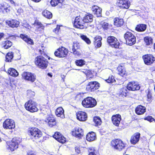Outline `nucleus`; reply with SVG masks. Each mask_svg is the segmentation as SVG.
Returning a JSON list of instances; mask_svg holds the SVG:
<instances>
[{"label": "nucleus", "instance_id": "obj_1", "mask_svg": "<svg viewBox=\"0 0 155 155\" xmlns=\"http://www.w3.org/2000/svg\"><path fill=\"white\" fill-rule=\"evenodd\" d=\"M35 63L36 65L41 69L46 68L47 67L48 61L45 58L42 56H38L35 60Z\"/></svg>", "mask_w": 155, "mask_h": 155}, {"label": "nucleus", "instance_id": "obj_2", "mask_svg": "<svg viewBox=\"0 0 155 155\" xmlns=\"http://www.w3.org/2000/svg\"><path fill=\"white\" fill-rule=\"evenodd\" d=\"M74 25L75 27L80 29L87 28L89 27H93L92 25H88L87 26L86 25L84 22L83 19H82L80 16H77L75 18L74 22Z\"/></svg>", "mask_w": 155, "mask_h": 155}, {"label": "nucleus", "instance_id": "obj_3", "mask_svg": "<svg viewBox=\"0 0 155 155\" xmlns=\"http://www.w3.org/2000/svg\"><path fill=\"white\" fill-rule=\"evenodd\" d=\"M111 145L114 149L119 151L125 150L127 147L126 143L118 139L112 141Z\"/></svg>", "mask_w": 155, "mask_h": 155}, {"label": "nucleus", "instance_id": "obj_4", "mask_svg": "<svg viewBox=\"0 0 155 155\" xmlns=\"http://www.w3.org/2000/svg\"><path fill=\"white\" fill-rule=\"evenodd\" d=\"M82 104L84 107L92 108L96 105L97 102L94 99L91 97H88L83 100Z\"/></svg>", "mask_w": 155, "mask_h": 155}, {"label": "nucleus", "instance_id": "obj_5", "mask_svg": "<svg viewBox=\"0 0 155 155\" xmlns=\"http://www.w3.org/2000/svg\"><path fill=\"white\" fill-rule=\"evenodd\" d=\"M25 106L26 109L31 112H37L38 110L37 103L31 100L26 102Z\"/></svg>", "mask_w": 155, "mask_h": 155}, {"label": "nucleus", "instance_id": "obj_6", "mask_svg": "<svg viewBox=\"0 0 155 155\" xmlns=\"http://www.w3.org/2000/svg\"><path fill=\"white\" fill-rule=\"evenodd\" d=\"M124 38L126 40L127 44L131 46L136 43V37L130 32H127L124 35Z\"/></svg>", "mask_w": 155, "mask_h": 155}, {"label": "nucleus", "instance_id": "obj_7", "mask_svg": "<svg viewBox=\"0 0 155 155\" xmlns=\"http://www.w3.org/2000/svg\"><path fill=\"white\" fill-rule=\"evenodd\" d=\"M28 133L32 138L35 139H38L42 135L41 131L36 127L29 128Z\"/></svg>", "mask_w": 155, "mask_h": 155}, {"label": "nucleus", "instance_id": "obj_8", "mask_svg": "<svg viewBox=\"0 0 155 155\" xmlns=\"http://www.w3.org/2000/svg\"><path fill=\"white\" fill-rule=\"evenodd\" d=\"M107 42L113 48H118L119 47L120 43L117 38L114 37H108L107 38Z\"/></svg>", "mask_w": 155, "mask_h": 155}, {"label": "nucleus", "instance_id": "obj_9", "mask_svg": "<svg viewBox=\"0 0 155 155\" xmlns=\"http://www.w3.org/2000/svg\"><path fill=\"white\" fill-rule=\"evenodd\" d=\"M68 52V50L66 48L62 47L58 49L55 52L54 54L56 56L62 58L65 57L67 55Z\"/></svg>", "mask_w": 155, "mask_h": 155}, {"label": "nucleus", "instance_id": "obj_10", "mask_svg": "<svg viewBox=\"0 0 155 155\" xmlns=\"http://www.w3.org/2000/svg\"><path fill=\"white\" fill-rule=\"evenodd\" d=\"M3 127L4 128L6 129H12L15 127V122L12 119H7L3 123Z\"/></svg>", "mask_w": 155, "mask_h": 155}, {"label": "nucleus", "instance_id": "obj_11", "mask_svg": "<svg viewBox=\"0 0 155 155\" xmlns=\"http://www.w3.org/2000/svg\"><path fill=\"white\" fill-rule=\"evenodd\" d=\"M143 59L145 64L147 65H150L155 61V58L153 55L147 54L143 55Z\"/></svg>", "mask_w": 155, "mask_h": 155}, {"label": "nucleus", "instance_id": "obj_12", "mask_svg": "<svg viewBox=\"0 0 155 155\" xmlns=\"http://www.w3.org/2000/svg\"><path fill=\"white\" fill-rule=\"evenodd\" d=\"M99 84L97 81H92L87 85L86 89L88 91H94L99 87Z\"/></svg>", "mask_w": 155, "mask_h": 155}, {"label": "nucleus", "instance_id": "obj_13", "mask_svg": "<svg viewBox=\"0 0 155 155\" xmlns=\"http://www.w3.org/2000/svg\"><path fill=\"white\" fill-rule=\"evenodd\" d=\"M22 78L26 80L33 82L35 80V77L34 74L30 72H25L22 74Z\"/></svg>", "mask_w": 155, "mask_h": 155}, {"label": "nucleus", "instance_id": "obj_14", "mask_svg": "<svg viewBox=\"0 0 155 155\" xmlns=\"http://www.w3.org/2000/svg\"><path fill=\"white\" fill-rule=\"evenodd\" d=\"M7 148L8 150L12 151L18 147V143L16 141H15L13 140L12 141L7 143Z\"/></svg>", "mask_w": 155, "mask_h": 155}, {"label": "nucleus", "instance_id": "obj_15", "mask_svg": "<svg viewBox=\"0 0 155 155\" xmlns=\"http://www.w3.org/2000/svg\"><path fill=\"white\" fill-rule=\"evenodd\" d=\"M127 88L128 90L134 91L139 90L140 86L137 82L131 81L127 84Z\"/></svg>", "mask_w": 155, "mask_h": 155}, {"label": "nucleus", "instance_id": "obj_16", "mask_svg": "<svg viewBox=\"0 0 155 155\" xmlns=\"http://www.w3.org/2000/svg\"><path fill=\"white\" fill-rule=\"evenodd\" d=\"M44 121L48 123L49 126L51 127L54 126L56 124V120L51 115H48L44 120Z\"/></svg>", "mask_w": 155, "mask_h": 155}, {"label": "nucleus", "instance_id": "obj_17", "mask_svg": "<svg viewBox=\"0 0 155 155\" xmlns=\"http://www.w3.org/2000/svg\"><path fill=\"white\" fill-rule=\"evenodd\" d=\"M53 137L59 142L62 143H65L66 138L59 132H56L53 136Z\"/></svg>", "mask_w": 155, "mask_h": 155}, {"label": "nucleus", "instance_id": "obj_18", "mask_svg": "<svg viewBox=\"0 0 155 155\" xmlns=\"http://www.w3.org/2000/svg\"><path fill=\"white\" fill-rule=\"evenodd\" d=\"M72 135L76 137L80 138L83 135V131L82 129L76 128L72 132Z\"/></svg>", "mask_w": 155, "mask_h": 155}, {"label": "nucleus", "instance_id": "obj_19", "mask_svg": "<svg viewBox=\"0 0 155 155\" xmlns=\"http://www.w3.org/2000/svg\"><path fill=\"white\" fill-rule=\"evenodd\" d=\"M77 119L81 121H85L87 118V115L86 113L82 111H79L77 113Z\"/></svg>", "mask_w": 155, "mask_h": 155}, {"label": "nucleus", "instance_id": "obj_20", "mask_svg": "<svg viewBox=\"0 0 155 155\" xmlns=\"http://www.w3.org/2000/svg\"><path fill=\"white\" fill-rule=\"evenodd\" d=\"M121 120V116L119 114L113 115L112 117V123L116 126H119Z\"/></svg>", "mask_w": 155, "mask_h": 155}, {"label": "nucleus", "instance_id": "obj_21", "mask_svg": "<svg viewBox=\"0 0 155 155\" xmlns=\"http://www.w3.org/2000/svg\"><path fill=\"white\" fill-rule=\"evenodd\" d=\"M118 5L122 8L128 9L130 5V2L127 0H120L118 2Z\"/></svg>", "mask_w": 155, "mask_h": 155}, {"label": "nucleus", "instance_id": "obj_22", "mask_svg": "<svg viewBox=\"0 0 155 155\" xmlns=\"http://www.w3.org/2000/svg\"><path fill=\"white\" fill-rule=\"evenodd\" d=\"M91 10L93 13L97 17H100L101 16L102 9L98 6L94 5L92 6Z\"/></svg>", "mask_w": 155, "mask_h": 155}, {"label": "nucleus", "instance_id": "obj_23", "mask_svg": "<svg viewBox=\"0 0 155 155\" xmlns=\"http://www.w3.org/2000/svg\"><path fill=\"white\" fill-rule=\"evenodd\" d=\"M140 134L139 133L134 134L131 137L130 141L131 143L135 144L139 141Z\"/></svg>", "mask_w": 155, "mask_h": 155}, {"label": "nucleus", "instance_id": "obj_24", "mask_svg": "<svg viewBox=\"0 0 155 155\" xmlns=\"http://www.w3.org/2000/svg\"><path fill=\"white\" fill-rule=\"evenodd\" d=\"M6 23L9 26L12 28L17 27L19 24V22L16 20H7Z\"/></svg>", "mask_w": 155, "mask_h": 155}, {"label": "nucleus", "instance_id": "obj_25", "mask_svg": "<svg viewBox=\"0 0 155 155\" xmlns=\"http://www.w3.org/2000/svg\"><path fill=\"white\" fill-rule=\"evenodd\" d=\"M9 6L8 4L4 3L0 5V12L3 13L8 12L9 11Z\"/></svg>", "mask_w": 155, "mask_h": 155}, {"label": "nucleus", "instance_id": "obj_26", "mask_svg": "<svg viewBox=\"0 0 155 155\" xmlns=\"http://www.w3.org/2000/svg\"><path fill=\"white\" fill-rule=\"evenodd\" d=\"M102 37L100 36H96L94 38V44L96 48H100L102 45Z\"/></svg>", "mask_w": 155, "mask_h": 155}, {"label": "nucleus", "instance_id": "obj_27", "mask_svg": "<svg viewBox=\"0 0 155 155\" xmlns=\"http://www.w3.org/2000/svg\"><path fill=\"white\" fill-rule=\"evenodd\" d=\"M146 111V107L142 105L138 106L135 109L136 113L138 115L143 114Z\"/></svg>", "mask_w": 155, "mask_h": 155}, {"label": "nucleus", "instance_id": "obj_28", "mask_svg": "<svg viewBox=\"0 0 155 155\" xmlns=\"http://www.w3.org/2000/svg\"><path fill=\"white\" fill-rule=\"evenodd\" d=\"M55 114L58 117H60L62 118H64L65 117L64 114V110L61 107H58L56 110Z\"/></svg>", "mask_w": 155, "mask_h": 155}, {"label": "nucleus", "instance_id": "obj_29", "mask_svg": "<svg viewBox=\"0 0 155 155\" xmlns=\"http://www.w3.org/2000/svg\"><path fill=\"white\" fill-rule=\"evenodd\" d=\"M95 133L93 132H89L86 136V139L88 141H93L96 139Z\"/></svg>", "mask_w": 155, "mask_h": 155}, {"label": "nucleus", "instance_id": "obj_30", "mask_svg": "<svg viewBox=\"0 0 155 155\" xmlns=\"http://www.w3.org/2000/svg\"><path fill=\"white\" fill-rule=\"evenodd\" d=\"M114 25L117 27H120L124 23L123 19L120 18H116L114 19Z\"/></svg>", "mask_w": 155, "mask_h": 155}, {"label": "nucleus", "instance_id": "obj_31", "mask_svg": "<svg viewBox=\"0 0 155 155\" xmlns=\"http://www.w3.org/2000/svg\"><path fill=\"white\" fill-rule=\"evenodd\" d=\"M93 15L91 14H87L83 18L84 22L85 23H91L93 20Z\"/></svg>", "mask_w": 155, "mask_h": 155}, {"label": "nucleus", "instance_id": "obj_32", "mask_svg": "<svg viewBox=\"0 0 155 155\" xmlns=\"http://www.w3.org/2000/svg\"><path fill=\"white\" fill-rule=\"evenodd\" d=\"M20 37L25 42L30 45H33L34 44L33 40L29 38L27 35L25 34H21L20 35Z\"/></svg>", "mask_w": 155, "mask_h": 155}, {"label": "nucleus", "instance_id": "obj_33", "mask_svg": "<svg viewBox=\"0 0 155 155\" xmlns=\"http://www.w3.org/2000/svg\"><path fill=\"white\" fill-rule=\"evenodd\" d=\"M9 74L13 77H17L18 75V73L16 70L13 68H9L8 70Z\"/></svg>", "mask_w": 155, "mask_h": 155}, {"label": "nucleus", "instance_id": "obj_34", "mask_svg": "<svg viewBox=\"0 0 155 155\" xmlns=\"http://www.w3.org/2000/svg\"><path fill=\"white\" fill-rule=\"evenodd\" d=\"M147 25L145 24H141L138 25L136 28V30L139 31H144L146 29Z\"/></svg>", "mask_w": 155, "mask_h": 155}, {"label": "nucleus", "instance_id": "obj_35", "mask_svg": "<svg viewBox=\"0 0 155 155\" xmlns=\"http://www.w3.org/2000/svg\"><path fill=\"white\" fill-rule=\"evenodd\" d=\"M42 14L43 16L48 19L51 18L52 16V14L47 10H45L43 11Z\"/></svg>", "mask_w": 155, "mask_h": 155}, {"label": "nucleus", "instance_id": "obj_36", "mask_svg": "<svg viewBox=\"0 0 155 155\" xmlns=\"http://www.w3.org/2000/svg\"><path fill=\"white\" fill-rule=\"evenodd\" d=\"M3 47L5 49H8L11 47L12 45V43L9 40L4 41L2 42Z\"/></svg>", "mask_w": 155, "mask_h": 155}, {"label": "nucleus", "instance_id": "obj_37", "mask_svg": "<svg viewBox=\"0 0 155 155\" xmlns=\"http://www.w3.org/2000/svg\"><path fill=\"white\" fill-rule=\"evenodd\" d=\"M117 69L118 72V74L121 76H123L125 74L126 71L123 67L119 66L117 67Z\"/></svg>", "mask_w": 155, "mask_h": 155}, {"label": "nucleus", "instance_id": "obj_38", "mask_svg": "<svg viewBox=\"0 0 155 155\" xmlns=\"http://www.w3.org/2000/svg\"><path fill=\"white\" fill-rule=\"evenodd\" d=\"M144 42L147 45H151L153 43V39L150 37L147 36L144 39Z\"/></svg>", "mask_w": 155, "mask_h": 155}, {"label": "nucleus", "instance_id": "obj_39", "mask_svg": "<svg viewBox=\"0 0 155 155\" xmlns=\"http://www.w3.org/2000/svg\"><path fill=\"white\" fill-rule=\"evenodd\" d=\"M79 36L82 40L84 41L87 44L89 45L91 43L90 40L86 36L82 34H80Z\"/></svg>", "mask_w": 155, "mask_h": 155}, {"label": "nucleus", "instance_id": "obj_40", "mask_svg": "<svg viewBox=\"0 0 155 155\" xmlns=\"http://www.w3.org/2000/svg\"><path fill=\"white\" fill-rule=\"evenodd\" d=\"M13 54L12 52H9L6 55L5 57L6 61L7 62L11 61L12 59Z\"/></svg>", "mask_w": 155, "mask_h": 155}, {"label": "nucleus", "instance_id": "obj_41", "mask_svg": "<svg viewBox=\"0 0 155 155\" xmlns=\"http://www.w3.org/2000/svg\"><path fill=\"white\" fill-rule=\"evenodd\" d=\"M63 0H51L50 2L52 6H55L59 3H62Z\"/></svg>", "mask_w": 155, "mask_h": 155}, {"label": "nucleus", "instance_id": "obj_42", "mask_svg": "<svg viewBox=\"0 0 155 155\" xmlns=\"http://www.w3.org/2000/svg\"><path fill=\"white\" fill-rule=\"evenodd\" d=\"M94 121L97 125H101L102 122L100 117L98 116H96L94 117Z\"/></svg>", "mask_w": 155, "mask_h": 155}, {"label": "nucleus", "instance_id": "obj_43", "mask_svg": "<svg viewBox=\"0 0 155 155\" xmlns=\"http://www.w3.org/2000/svg\"><path fill=\"white\" fill-rule=\"evenodd\" d=\"M85 61L83 59L77 60L75 61V64L78 66H82L85 64Z\"/></svg>", "mask_w": 155, "mask_h": 155}, {"label": "nucleus", "instance_id": "obj_44", "mask_svg": "<svg viewBox=\"0 0 155 155\" xmlns=\"http://www.w3.org/2000/svg\"><path fill=\"white\" fill-rule=\"evenodd\" d=\"M34 25L35 26H36L38 29L40 28L43 30L44 28V26L41 23L38 21H35Z\"/></svg>", "mask_w": 155, "mask_h": 155}, {"label": "nucleus", "instance_id": "obj_45", "mask_svg": "<svg viewBox=\"0 0 155 155\" xmlns=\"http://www.w3.org/2000/svg\"><path fill=\"white\" fill-rule=\"evenodd\" d=\"M106 81L108 83H113L115 81L114 77L112 75L110 76L108 79L106 80Z\"/></svg>", "mask_w": 155, "mask_h": 155}, {"label": "nucleus", "instance_id": "obj_46", "mask_svg": "<svg viewBox=\"0 0 155 155\" xmlns=\"http://www.w3.org/2000/svg\"><path fill=\"white\" fill-rule=\"evenodd\" d=\"M101 25L104 29H107L108 28L109 24L106 22L102 21L101 22Z\"/></svg>", "mask_w": 155, "mask_h": 155}, {"label": "nucleus", "instance_id": "obj_47", "mask_svg": "<svg viewBox=\"0 0 155 155\" xmlns=\"http://www.w3.org/2000/svg\"><path fill=\"white\" fill-rule=\"evenodd\" d=\"M80 47V45L77 42H74L72 50H75L79 49Z\"/></svg>", "mask_w": 155, "mask_h": 155}, {"label": "nucleus", "instance_id": "obj_48", "mask_svg": "<svg viewBox=\"0 0 155 155\" xmlns=\"http://www.w3.org/2000/svg\"><path fill=\"white\" fill-rule=\"evenodd\" d=\"M27 95L29 97H32L35 95V93L34 91L31 90H28L27 91Z\"/></svg>", "mask_w": 155, "mask_h": 155}, {"label": "nucleus", "instance_id": "obj_49", "mask_svg": "<svg viewBox=\"0 0 155 155\" xmlns=\"http://www.w3.org/2000/svg\"><path fill=\"white\" fill-rule=\"evenodd\" d=\"M127 88H123L122 89V92H121L122 95L125 96L126 95L127 93H128V90L127 89Z\"/></svg>", "mask_w": 155, "mask_h": 155}, {"label": "nucleus", "instance_id": "obj_50", "mask_svg": "<svg viewBox=\"0 0 155 155\" xmlns=\"http://www.w3.org/2000/svg\"><path fill=\"white\" fill-rule=\"evenodd\" d=\"M88 151L89 153V154H90L91 153H92V154H93V153H96V150L94 147H89L88 149Z\"/></svg>", "mask_w": 155, "mask_h": 155}, {"label": "nucleus", "instance_id": "obj_51", "mask_svg": "<svg viewBox=\"0 0 155 155\" xmlns=\"http://www.w3.org/2000/svg\"><path fill=\"white\" fill-rule=\"evenodd\" d=\"M87 78L88 79L90 78H92L94 75L92 73V72L89 71H88L87 72V73L86 74Z\"/></svg>", "mask_w": 155, "mask_h": 155}, {"label": "nucleus", "instance_id": "obj_52", "mask_svg": "<svg viewBox=\"0 0 155 155\" xmlns=\"http://www.w3.org/2000/svg\"><path fill=\"white\" fill-rule=\"evenodd\" d=\"M73 54L75 56H79L80 55H81V53L77 51H76V50H72Z\"/></svg>", "mask_w": 155, "mask_h": 155}, {"label": "nucleus", "instance_id": "obj_53", "mask_svg": "<svg viewBox=\"0 0 155 155\" xmlns=\"http://www.w3.org/2000/svg\"><path fill=\"white\" fill-rule=\"evenodd\" d=\"M146 119L150 122H152L154 120V118L151 116H149L146 117Z\"/></svg>", "mask_w": 155, "mask_h": 155}, {"label": "nucleus", "instance_id": "obj_54", "mask_svg": "<svg viewBox=\"0 0 155 155\" xmlns=\"http://www.w3.org/2000/svg\"><path fill=\"white\" fill-rule=\"evenodd\" d=\"M23 10L21 8H19L18 9L17 11V15H19L21 13L23 12Z\"/></svg>", "mask_w": 155, "mask_h": 155}, {"label": "nucleus", "instance_id": "obj_55", "mask_svg": "<svg viewBox=\"0 0 155 155\" xmlns=\"http://www.w3.org/2000/svg\"><path fill=\"white\" fill-rule=\"evenodd\" d=\"M151 97V95L150 92H148L147 95V98H148V101H150Z\"/></svg>", "mask_w": 155, "mask_h": 155}, {"label": "nucleus", "instance_id": "obj_56", "mask_svg": "<svg viewBox=\"0 0 155 155\" xmlns=\"http://www.w3.org/2000/svg\"><path fill=\"white\" fill-rule=\"evenodd\" d=\"M27 155H36L35 153H33L32 151H28L27 153Z\"/></svg>", "mask_w": 155, "mask_h": 155}, {"label": "nucleus", "instance_id": "obj_57", "mask_svg": "<svg viewBox=\"0 0 155 155\" xmlns=\"http://www.w3.org/2000/svg\"><path fill=\"white\" fill-rule=\"evenodd\" d=\"M4 34L3 33L0 32V40L2 38H4Z\"/></svg>", "mask_w": 155, "mask_h": 155}, {"label": "nucleus", "instance_id": "obj_58", "mask_svg": "<svg viewBox=\"0 0 155 155\" xmlns=\"http://www.w3.org/2000/svg\"><path fill=\"white\" fill-rule=\"evenodd\" d=\"M7 0L9 1L11 4H13L14 5H15V3L13 0Z\"/></svg>", "mask_w": 155, "mask_h": 155}, {"label": "nucleus", "instance_id": "obj_59", "mask_svg": "<svg viewBox=\"0 0 155 155\" xmlns=\"http://www.w3.org/2000/svg\"><path fill=\"white\" fill-rule=\"evenodd\" d=\"M31 0L35 2H36V3L39 2L41 1V0Z\"/></svg>", "mask_w": 155, "mask_h": 155}, {"label": "nucleus", "instance_id": "obj_60", "mask_svg": "<svg viewBox=\"0 0 155 155\" xmlns=\"http://www.w3.org/2000/svg\"><path fill=\"white\" fill-rule=\"evenodd\" d=\"M60 28V26H59L57 25L56 28L55 29V31H58Z\"/></svg>", "mask_w": 155, "mask_h": 155}, {"label": "nucleus", "instance_id": "obj_61", "mask_svg": "<svg viewBox=\"0 0 155 155\" xmlns=\"http://www.w3.org/2000/svg\"><path fill=\"white\" fill-rule=\"evenodd\" d=\"M75 151L78 153H79L80 152V150L78 149H75Z\"/></svg>", "mask_w": 155, "mask_h": 155}, {"label": "nucleus", "instance_id": "obj_62", "mask_svg": "<svg viewBox=\"0 0 155 155\" xmlns=\"http://www.w3.org/2000/svg\"><path fill=\"white\" fill-rule=\"evenodd\" d=\"M88 155H97L95 153H93V154L91 153L90 154H89Z\"/></svg>", "mask_w": 155, "mask_h": 155}, {"label": "nucleus", "instance_id": "obj_63", "mask_svg": "<svg viewBox=\"0 0 155 155\" xmlns=\"http://www.w3.org/2000/svg\"><path fill=\"white\" fill-rule=\"evenodd\" d=\"M48 75H49V76H50L51 77L52 76V75H51L50 73H48Z\"/></svg>", "mask_w": 155, "mask_h": 155}, {"label": "nucleus", "instance_id": "obj_64", "mask_svg": "<svg viewBox=\"0 0 155 155\" xmlns=\"http://www.w3.org/2000/svg\"><path fill=\"white\" fill-rule=\"evenodd\" d=\"M39 52H40V53L41 54H42V53H41V50H40L39 51Z\"/></svg>", "mask_w": 155, "mask_h": 155}]
</instances>
